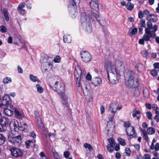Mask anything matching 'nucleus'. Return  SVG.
<instances>
[{
    "mask_svg": "<svg viewBox=\"0 0 159 159\" xmlns=\"http://www.w3.org/2000/svg\"><path fill=\"white\" fill-rule=\"evenodd\" d=\"M151 24L150 23H148L147 27L145 29V34L142 38L139 40V43L140 44L143 45L144 44V41H149L151 38H154L155 37V32L157 31V26L155 25L152 28L151 27Z\"/></svg>",
    "mask_w": 159,
    "mask_h": 159,
    "instance_id": "1",
    "label": "nucleus"
},
{
    "mask_svg": "<svg viewBox=\"0 0 159 159\" xmlns=\"http://www.w3.org/2000/svg\"><path fill=\"white\" fill-rule=\"evenodd\" d=\"M135 75L134 72L131 70H127L124 73L125 84L127 87L131 88L133 87L134 86H138L139 83L138 79L135 80L134 82Z\"/></svg>",
    "mask_w": 159,
    "mask_h": 159,
    "instance_id": "2",
    "label": "nucleus"
},
{
    "mask_svg": "<svg viewBox=\"0 0 159 159\" xmlns=\"http://www.w3.org/2000/svg\"><path fill=\"white\" fill-rule=\"evenodd\" d=\"M89 4L91 8V18L92 20L95 22L97 21L101 25H103L105 24L106 22L104 20L102 21V22H100V18L98 12L99 9L98 1L96 0H92L89 3Z\"/></svg>",
    "mask_w": 159,
    "mask_h": 159,
    "instance_id": "3",
    "label": "nucleus"
},
{
    "mask_svg": "<svg viewBox=\"0 0 159 159\" xmlns=\"http://www.w3.org/2000/svg\"><path fill=\"white\" fill-rule=\"evenodd\" d=\"M108 78L110 82L112 84H115L118 82L120 73L116 71L113 66H107Z\"/></svg>",
    "mask_w": 159,
    "mask_h": 159,
    "instance_id": "4",
    "label": "nucleus"
},
{
    "mask_svg": "<svg viewBox=\"0 0 159 159\" xmlns=\"http://www.w3.org/2000/svg\"><path fill=\"white\" fill-rule=\"evenodd\" d=\"M115 65L116 67L115 66L113 63L110 62H109L106 65V67L110 66L111 67L112 66H113L116 69V71L119 72L120 73L121 72H124L125 70V66L123 61L119 60H116L115 61Z\"/></svg>",
    "mask_w": 159,
    "mask_h": 159,
    "instance_id": "5",
    "label": "nucleus"
},
{
    "mask_svg": "<svg viewBox=\"0 0 159 159\" xmlns=\"http://www.w3.org/2000/svg\"><path fill=\"white\" fill-rule=\"evenodd\" d=\"M50 86L53 90L57 92L59 95L65 93V85L62 82L57 81L52 86L51 85Z\"/></svg>",
    "mask_w": 159,
    "mask_h": 159,
    "instance_id": "6",
    "label": "nucleus"
},
{
    "mask_svg": "<svg viewBox=\"0 0 159 159\" xmlns=\"http://www.w3.org/2000/svg\"><path fill=\"white\" fill-rule=\"evenodd\" d=\"M80 0H70L68 6V9L70 14L72 16L76 13L77 3L80 2Z\"/></svg>",
    "mask_w": 159,
    "mask_h": 159,
    "instance_id": "7",
    "label": "nucleus"
},
{
    "mask_svg": "<svg viewBox=\"0 0 159 159\" xmlns=\"http://www.w3.org/2000/svg\"><path fill=\"white\" fill-rule=\"evenodd\" d=\"M10 120L8 118L3 116L0 119V132H4L9 124Z\"/></svg>",
    "mask_w": 159,
    "mask_h": 159,
    "instance_id": "8",
    "label": "nucleus"
},
{
    "mask_svg": "<svg viewBox=\"0 0 159 159\" xmlns=\"http://www.w3.org/2000/svg\"><path fill=\"white\" fill-rule=\"evenodd\" d=\"M75 76L76 80L77 86L78 87H80L81 85L80 80L83 76V75H82V71L81 68L80 66L78 65L75 67Z\"/></svg>",
    "mask_w": 159,
    "mask_h": 159,
    "instance_id": "9",
    "label": "nucleus"
},
{
    "mask_svg": "<svg viewBox=\"0 0 159 159\" xmlns=\"http://www.w3.org/2000/svg\"><path fill=\"white\" fill-rule=\"evenodd\" d=\"M8 140L11 143L17 146H19L21 143V135L14 137L13 136H9L8 137Z\"/></svg>",
    "mask_w": 159,
    "mask_h": 159,
    "instance_id": "10",
    "label": "nucleus"
},
{
    "mask_svg": "<svg viewBox=\"0 0 159 159\" xmlns=\"http://www.w3.org/2000/svg\"><path fill=\"white\" fill-rule=\"evenodd\" d=\"M80 55L82 61L85 62L90 61L92 58L90 54L86 51H82Z\"/></svg>",
    "mask_w": 159,
    "mask_h": 159,
    "instance_id": "11",
    "label": "nucleus"
},
{
    "mask_svg": "<svg viewBox=\"0 0 159 159\" xmlns=\"http://www.w3.org/2000/svg\"><path fill=\"white\" fill-rule=\"evenodd\" d=\"M11 101L9 95L5 94L2 98V103L0 104V108L4 105V106H8L11 103Z\"/></svg>",
    "mask_w": 159,
    "mask_h": 159,
    "instance_id": "12",
    "label": "nucleus"
},
{
    "mask_svg": "<svg viewBox=\"0 0 159 159\" xmlns=\"http://www.w3.org/2000/svg\"><path fill=\"white\" fill-rule=\"evenodd\" d=\"M81 21L82 26H85L86 24L87 23H89L90 22L89 16L85 12H83L81 14Z\"/></svg>",
    "mask_w": 159,
    "mask_h": 159,
    "instance_id": "13",
    "label": "nucleus"
},
{
    "mask_svg": "<svg viewBox=\"0 0 159 159\" xmlns=\"http://www.w3.org/2000/svg\"><path fill=\"white\" fill-rule=\"evenodd\" d=\"M125 131L127 135L129 136L128 138L129 139H130L132 138H135L136 137V134L135 133L134 129L133 126L126 128Z\"/></svg>",
    "mask_w": 159,
    "mask_h": 159,
    "instance_id": "14",
    "label": "nucleus"
},
{
    "mask_svg": "<svg viewBox=\"0 0 159 159\" xmlns=\"http://www.w3.org/2000/svg\"><path fill=\"white\" fill-rule=\"evenodd\" d=\"M11 154L15 157H18L22 156L23 155L22 151L20 149L13 148L11 149Z\"/></svg>",
    "mask_w": 159,
    "mask_h": 159,
    "instance_id": "15",
    "label": "nucleus"
},
{
    "mask_svg": "<svg viewBox=\"0 0 159 159\" xmlns=\"http://www.w3.org/2000/svg\"><path fill=\"white\" fill-rule=\"evenodd\" d=\"M102 80L101 78L98 77H95L93 78L92 83L95 86L99 85L102 83Z\"/></svg>",
    "mask_w": 159,
    "mask_h": 159,
    "instance_id": "16",
    "label": "nucleus"
},
{
    "mask_svg": "<svg viewBox=\"0 0 159 159\" xmlns=\"http://www.w3.org/2000/svg\"><path fill=\"white\" fill-rule=\"evenodd\" d=\"M117 110L115 111H113V110H109L108 113H109L108 118L109 120L111 122H113L115 123V120H114V116L115 115V112Z\"/></svg>",
    "mask_w": 159,
    "mask_h": 159,
    "instance_id": "17",
    "label": "nucleus"
},
{
    "mask_svg": "<svg viewBox=\"0 0 159 159\" xmlns=\"http://www.w3.org/2000/svg\"><path fill=\"white\" fill-rule=\"evenodd\" d=\"M60 95L62 99V104L65 105L66 107H67L68 106L67 101V96L66 95L65 93Z\"/></svg>",
    "mask_w": 159,
    "mask_h": 159,
    "instance_id": "18",
    "label": "nucleus"
},
{
    "mask_svg": "<svg viewBox=\"0 0 159 159\" xmlns=\"http://www.w3.org/2000/svg\"><path fill=\"white\" fill-rule=\"evenodd\" d=\"M15 115L17 118H21L24 116V113L19 110H14Z\"/></svg>",
    "mask_w": 159,
    "mask_h": 159,
    "instance_id": "19",
    "label": "nucleus"
},
{
    "mask_svg": "<svg viewBox=\"0 0 159 159\" xmlns=\"http://www.w3.org/2000/svg\"><path fill=\"white\" fill-rule=\"evenodd\" d=\"M84 29H85L86 30L88 33H90L92 31V28L91 27V22H89V23H87L86 24V25L82 26Z\"/></svg>",
    "mask_w": 159,
    "mask_h": 159,
    "instance_id": "20",
    "label": "nucleus"
},
{
    "mask_svg": "<svg viewBox=\"0 0 159 159\" xmlns=\"http://www.w3.org/2000/svg\"><path fill=\"white\" fill-rule=\"evenodd\" d=\"M52 60V58L49 57L48 56H46L43 59V61L45 63L46 65L50 66L52 65V64L50 63L51 60Z\"/></svg>",
    "mask_w": 159,
    "mask_h": 159,
    "instance_id": "21",
    "label": "nucleus"
},
{
    "mask_svg": "<svg viewBox=\"0 0 159 159\" xmlns=\"http://www.w3.org/2000/svg\"><path fill=\"white\" fill-rule=\"evenodd\" d=\"M83 92L84 94H85V95H86V98L87 99L88 98V97H89L90 98H89L88 99V101L89 102L91 101L92 100V98L91 97V93L90 92H89V90L86 89L85 90V91H83Z\"/></svg>",
    "mask_w": 159,
    "mask_h": 159,
    "instance_id": "22",
    "label": "nucleus"
},
{
    "mask_svg": "<svg viewBox=\"0 0 159 159\" xmlns=\"http://www.w3.org/2000/svg\"><path fill=\"white\" fill-rule=\"evenodd\" d=\"M152 16H154V14H149V15L148 16H147L146 17V19L147 20H148V21L147 22V27H147V24H148V22H150L151 23V27L152 28L154 27V26H155H155H157V29H158V26L157 25H154L153 26H152V23H151V18H152Z\"/></svg>",
    "mask_w": 159,
    "mask_h": 159,
    "instance_id": "23",
    "label": "nucleus"
},
{
    "mask_svg": "<svg viewBox=\"0 0 159 159\" xmlns=\"http://www.w3.org/2000/svg\"><path fill=\"white\" fill-rule=\"evenodd\" d=\"M135 68L139 72H141L143 70V65L141 63L137 64L135 66Z\"/></svg>",
    "mask_w": 159,
    "mask_h": 159,
    "instance_id": "24",
    "label": "nucleus"
},
{
    "mask_svg": "<svg viewBox=\"0 0 159 159\" xmlns=\"http://www.w3.org/2000/svg\"><path fill=\"white\" fill-rule=\"evenodd\" d=\"M63 41L65 43H70L71 41V37L70 35H65L63 36Z\"/></svg>",
    "mask_w": 159,
    "mask_h": 159,
    "instance_id": "25",
    "label": "nucleus"
},
{
    "mask_svg": "<svg viewBox=\"0 0 159 159\" xmlns=\"http://www.w3.org/2000/svg\"><path fill=\"white\" fill-rule=\"evenodd\" d=\"M30 80L33 82H35L37 81L38 83L40 82L39 80L36 76H34L32 74L30 75Z\"/></svg>",
    "mask_w": 159,
    "mask_h": 159,
    "instance_id": "26",
    "label": "nucleus"
},
{
    "mask_svg": "<svg viewBox=\"0 0 159 159\" xmlns=\"http://www.w3.org/2000/svg\"><path fill=\"white\" fill-rule=\"evenodd\" d=\"M109 107L110 109H112L115 108L116 109H120L122 108V106L121 105L119 106H117L115 104L112 103L111 104Z\"/></svg>",
    "mask_w": 159,
    "mask_h": 159,
    "instance_id": "27",
    "label": "nucleus"
},
{
    "mask_svg": "<svg viewBox=\"0 0 159 159\" xmlns=\"http://www.w3.org/2000/svg\"><path fill=\"white\" fill-rule=\"evenodd\" d=\"M134 6V5L133 4L128 2L127 3L126 7L127 10L129 11H131L133 9Z\"/></svg>",
    "mask_w": 159,
    "mask_h": 159,
    "instance_id": "28",
    "label": "nucleus"
},
{
    "mask_svg": "<svg viewBox=\"0 0 159 159\" xmlns=\"http://www.w3.org/2000/svg\"><path fill=\"white\" fill-rule=\"evenodd\" d=\"M12 110H3V113L7 116H11L14 113Z\"/></svg>",
    "mask_w": 159,
    "mask_h": 159,
    "instance_id": "29",
    "label": "nucleus"
},
{
    "mask_svg": "<svg viewBox=\"0 0 159 159\" xmlns=\"http://www.w3.org/2000/svg\"><path fill=\"white\" fill-rule=\"evenodd\" d=\"M27 129L28 126L27 124L25 123H23L20 127V130L25 131V130H27Z\"/></svg>",
    "mask_w": 159,
    "mask_h": 159,
    "instance_id": "30",
    "label": "nucleus"
},
{
    "mask_svg": "<svg viewBox=\"0 0 159 159\" xmlns=\"http://www.w3.org/2000/svg\"><path fill=\"white\" fill-rule=\"evenodd\" d=\"M143 93L144 96L145 98H148L149 96V92L147 89L144 88L143 89Z\"/></svg>",
    "mask_w": 159,
    "mask_h": 159,
    "instance_id": "31",
    "label": "nucleus"
},
{
    "mask_svg": "<svg viewBox=\"0 0 159 159\" xmlns=\"http://www.w3.org/2000/svg\"><path fill=\"white\" fill-rule=\"evenodd\" d=\"M3 13L5 20L7 21H8L9 20V18L7 11L6 9L4 8L3 9Z\"/></svg>",
    "mask_w": 159,
    "mask_h": 159,
    "instance_id": "32",
    "label": "nucleus"
},
{
    "mask_svg": "<svg viewBox=\"0 0 159 159\" xmlns=\"http://www.w3.org/2000/svg\"><path fill=\"white\" fill-rule=\"evenodd\" d=\"M147 133L149 134H152L155 133V129L153 128L149 127L147 130Z\"/></svg>",
    "mask_w": 159,
    "mask_h": 159,
    "instance_id": "33",
    "label": "nucleus"
},
{
    "mask_svg": "<svg viewBox=\"0 0 159 159\" xmlns=\"http://www.w3.org/2000/svg\"><path fill=\"white\" fill-rule=\"evenodd\" d=\"M34 113L35 115V117L38 121V122L39 121L41 123H42L41 118L39 117V114L37 110H35L34 111Z\"/></svg>",
    "mask_w": 159,
    "mask_h": 159,
    "instance_id": "34",
    "label": "nucleus"
},
{
    "mask_svg": "<svg viewBox=\"0 0 159 159\" xmlns=\"http://www.w3.org/2000/svg\"><path fill=\"white\" fill-rule=\"evenodd\" d=\"M84 147L85 148H88L90 151H91L93 150L92 146L88 143H85L84 144Z\"/></svg>",
    "mask_w": 159,
    "mask_h": 159,
    "instance_id": "35",
    "label": "nucleus"
},
{
    "mask_svg": "<svg viewBox=\"0 0 159 159\" xmlns=\"http://www.w3.org/2000/svg\"><path fill=\"white\" fill-rule=\"evenodd\" d=\"M138 30L137 29L135 28L133 29L131 32H129L128 34L130 36H132L133 35H135L137 33Z\"/></svg>",
    "mask_w": 159,
    "mask_h": 159,
    "instance_id": "36",
    "label": "nucleus"
},
{
    "mask_svg": "<svg viewBox=\"0 0 159 159\" xmlns=\"http://www.w3.org/2000/svg\"><path fill=\"white\" fill-rule=\"evenodd\" d=\"M36 87L37 88L38 92L39 93H41L43 91V88L41 87L39 84H37L36 85Z\"/></svg>",
    "mask_w": 159,
    "mask_h": 159,
    "instance_id": "37",
    "label": "nucleus"
},
{
    "mask_svg": "<svg viewBox=\"0 0 159 159\" xmlns=\"http://www.w3.org/2000/svg\"><path fill=\"white\" fill-rule=\"evenodd\" d=\"M35 142V140L34 139L32 140H28L25 142V144L26 147L28 148H29L30 143L31 142L32 143H34Z\"/></svg>",
    "mask_w": 159,
    "mask_h": 159,
    "instance_id": "38",
    "label": "nucleus"
},
{
    "mask_svg": "<svg viewBox=\"0 0 159 159\" xmlns=\"http://www.w3.org/2000/svg\"><path fill=\"white\" fill-rule=\"evenodd\" d=\"M6 139L4 136L2 134H0V145L3 144L5 141Z\"/></svg>",
    "mask_w": 159,
    "mask_h": 159,
    "instance_id": "39",
    "label": "nucleus"
},
{
    "mask_svg": "<svg viewBox=\"0 0 159 159\" xmlns=\"http://www.w3.org/2000/svg\"><path fill=\"white\" fill-rule=\"evenodd\" d=\"M108 142L110 143L109 144L111 147H114L115 145V141L113 138H110L108 139Z\"/></svg>",
    "mask_w": 159,
    "mask_h": 159,
    "instance_id": "40",
    "label": "nucleus"
},
{
    "mask_svg": "<svg viewBox=\"0 0 159 159\" xmlns=\"http://www.w3.org/2000/svg\"><path fill=\"white\" fill-rule=\"evenodd\" d=\"M139 26L145 28H146V27L145 20L144 19H142L140 21Z\"/></svg>",
    "mask_w": 159,
    "mask_h": 159,
    "instance_id": "41",
    "label": "nucleus"
},
{
    "mask_svg": "<svg viewBox=\"0 0 159 159\" xmlns=\"http://www.w3.org/2000/svg\"><path fill=\"white\" fill-rule=\"evenodd\" d=\"M11 79L10 78L7 77H5L3 79V82L4 83L6 84H7L9 83H10L11 82Z\"/></svg>",
    "mask_w": 159,
    "mask_h": 159,
    "instance_id": "42",
    "label": "nucleus"
},
{
    "mask_svg": "<svg viewBox=\"0 0 159 159\" xmlns=\"http://www.w3.org/2000/svg\"><path fill=\"white\" fill-rule=\"evenodd\" d=\"M136 88L135 89L134 91V94L136 96H139L140 93V91L139 89L137 88L138 86L135 87V86H134Z\"/></svg>",
    "mask_w": 159,
    "mask_h": 159,
    "instance_id": "43",
    "label": "nucleus"
},
{
    "mask_svg": "<svg viewBox=\"0 0 159 159\" xmlns=\"http://www.w3.org/2000/svg\"><path fill=\"white\" fill-rule=\"evenodd\" d=\"M118 140L120 144L122 146H125L126 144V143L125 140L120 138H118Z\"/></svg>",
    "mask_w": 159,
    "mask_h": 159,
    "instance_id": "44",
    "label": "nucleus"
},
{
    "mask_svg": "<svg viewBox=\"0 0 159 159\" xmlns=\"http://www.w3.org/2000/svg\"><path fill=\"white\" fill-rule=\"evenodd\" d=\"M142 54L143 56L147 58L149 55V53L147 50H145L142 52Z\"/></svg>",
    "mask_w": 159,
    "mask_h": 159,
    "instance_id": "45",
    "label": "nucleus"
},
{
    "mask_svg": "<svg viewBox=\"0 0 159 159\" xmlns=\"http://www.w3.org/2000/svg\"><path fill=\"white\" fill-rule=\"evenodd\" d=\"M14 129L15 131H17L19 130H20V127L19 126L16 124H14L13 125Z\"/></svg>",
    "mask_w": 159,
    "mask_h": 159,
    "instance_id": "46",
    "label": "nucleus"
},
{
    "mask_svg": "<svg viewBox=\"0 0 159 159\" xmlns=\"http://www.w3.org/2000/svg\"><path fill=\"white\" fill-rule=\"evenodd\" d=\"M140 113V112L139 111H134L132 113V116L133 117H134L137 116V115L139 114Z\"/></svg>",
    "mask_w": 159,
    "mask_h": 159,
    "instance_id": "47",
    "label": "nucleus"
},
{
    "mask_svg": "<svg viewBox=\"0 0 159 159\" xmlns=\"http://www.w3.org/2000/svg\"><path fill=\"white\" fill-rule=\"evenodd\" d=\"M7 29L6 27L3 25L0 26V31L2 33L5 32L7 31Z\"/></svg>",
    "mask_w": 159,
    "mask_h": 159,
    "instance_id": "48",
    "label": "nucleus"
},
{
    "mask_svg": "<svg viewBox=\"0 0 159 159\" xmlns=\"http://www.w3.org/2000/svg\"><path fill=\"white\" fill-rule=\"evenodd\" d=\"M125 152L128 156H129L131 153V151L129 148H126L125 149Z\"/></svg>",
    "mask_w": 159,
    "mask_h": 159,
    "instance_id": "49",
    "label": "nucleus"
},
{
    "mask_svg": "<svg viewBox=\"0 0 159 159\" xmlns=\"http://www.w3.org/2000/svg\"><path fill=\"white\" fill-rule=\"evenodd\" d=\"M9 106H10V108L11 109H17L16 108H14L12 104H10L9 105H8V106H4L5 107L4 108V109H9L8 107Z\"/></svg>",
    "mask_w": 159,
    "mask_h": 159,
    "instance_id": "50",
    "label": "nucleus"
},
{
    "mask_svg": "<svg viewBox=\"0 0 159 159\" xmlns=\"http://www.w3.org/2000/svg\"><path fill=\"white\" fill-rule=\"evenodd\" d=\"M151 73L153 76H156L157 75V72L155 69H154L151 71Z\"/></svg>",
    "mask_w": 159,
    "mask_h": 159,
    "instance_id": "51",
    "label": "nucleus"
},
{
    "mask_svg": "<svg viewBox=\"0 0 159 159\" xmlns=\"http://www.w3.org/2000/svg\"><path fill=\"white\" fill-rule=\"evenodd\" d=\"M143 13L142 11L140 10L138 12V17L140 19H142L143 17Z\"/></svg>",
    "mask_w": 159,
    "mask_h": 159,
    "instance_id": "52",
    "label": "nucleus"
},
{
    "mask_svg": "<svg viewBox=\"0 0 159 159\" xmlns=\"http://www.w3.org/2000/svg\"><path fill=\"white\" fill-rule=\"evenodd\" d=\"M61 58L59 56H57L54 59L53 61L55 62H59L60 61Z\"/></svg>",
    "mask_w": 159,
    "mask_h": 159,
    "instance_id": "53",
    "label": "nucleus"
},
{
    "mask_svg": "<svg viewBox=\"0 0 159 159\" xmlns=\"http://www.w3.org/2000/svg\"><path fill=\"white\" fill-rule=\"evenodd\" d=\"M146 115L148 118L149 119H152V115L151 112H147L146 113Z\"/></svg>",
    "mask_w": 159,
    "mask_h": 159,
    "instance_id": "54",
    "label": "nucleus"
},
{
    "mask_svg": "<svg viewBox=\"0 0 159 159\" xmlns=\"http://www.w3.org/2000/svg\"><path fill=\"white\" fill-rule=\"evenodd\" d=\"M152 16L154 17V18L152 17L151 20H152L153 22H156L158 20L157 15L154 14V16Z\"/></svg>",
    "mask_w": 159,
    "mask_h": 159,
    "instance_id": "55",
    "label": "nucleus"
},
{
    "mask_svg": "<svg viewBox=\"0 0 159 159\" xmlns=\"http://www.w3.org/2000/svg\"><path fill=\"white\" fill-rule=\"evenodd\" d=\"M107 147L108 151L111 152H113V150L111 148L112 147L111 146L110 144H108L107 146Z\"/></svg>",
    "mask_w": 159,
    "mask_h": 159,
    "instance_id": "56",
    "label": "nucleus"
},
{
    "mask_svg": "<svg viewBox=\"0 0 159 159\" xmlns=\"http://www.w3.org/2000/svg\"><path fill=\"white\" fill-rule=\"evenodd\" d=\"M124 126L126 128L132 126L130 125V124L129 122H125L124 123Z\"/></svg>",
    "mask_w": 159,
    "mask_h": 159,
    "instance_id": "57",
    "label": "nucleus"
},
{
    "mask_svg": "<svg viewBox=\"0 0 159 159\" xmlns=\"http://www.w3.org/2000/svg\"><path fill=\"white\" fill-rule=\"evenodd\" d=\"M70 152L68 151H66L64 153V157L66 158H68Z\"/></svg>",
    "mask_w": 159,
    "mask_h": 159,
    "instance_id": "58",
    "label": "nucleus"
},
{
    "mask_svg": "<svg viewBox=\"0 0 159 159\" xmlns=\"http://www.w3.org/2000/svg\"><path fill=\"white\" fill-rule=\"evenodd\" d=\"M143 137L145 140H146L147 141H149V138L147 134L145 133H143Z\"/></svg>",
    "mask_w": 159,
    "mask_h": 159,
    "instance_id": "59",
    "label": "nucleus"
},
{
    "mask_svg": "<svg viewBox=\"0 0 159 159\" xmlns=\"http://www.w3.org/2000/svg\"><path fill=\"white\" fill-rule=\"evenodd\" d=\"M18 11L21 14L24 15L25 13V10L23 9H18Z\"/></svg>",
    "mask_w": 159,
    "mask_h": 159,
    "instance_id": "60",
    "label": "nucleus"
},
{
    "mask_svg": "<svg viewBox=\"0 0 159 159\" xmlns=\"http://www.w3.org/2000/svg\"><path fill=\"white\" fill-rule=\"evenodd\" d=\"M25 4L24 2L20 4L18 6V9H22L25 7Z\"/></svg>",
    "mask_w": 159,
    "mask_h": 159,
    "instance_id": "61",
    "label": "nucleus"
},
{
    "mask_svg": "<svg viewBox=\"0 0 159 159\" xmlns=\"http://www.w3.org/2000/svg\"><path fill=\"white\" fill-rule=\"evenodd\" d=\"M30 137H32L35 138L36 137V135L35 133L33 131H31L30 134Z\"/></svg>",
    "mask_w": 159,
    "mask_h": 159,
    "instance_id": "62",
    "label": "nucleus"
},
{
    "mask_svg": "<svg viewBox=\"0 0 159 159\" xmlns=\"http://www.w3.org/2000/svg\"><path fill=\"white\" fill-rule=\"evenodd\" d=\"M145 106L146 108L149 109H150L152 108V105L149 103H147L145 104Z\"/></svg>",
    "mask_w": 159,
    "mask_h": 159,
    "instance_id": "63",
    "label": "nucleus"
},
{
    "mask_svg": "<svg viewBox=\"0 0 159 159\" xmlns=\"http://www.w3.org/2000/svg\"><path fill=\"white\" fill-rule=\"evenodd\" d=\"M143 159H151L150 155L148 154H145Z\"/></svg>",
    "mask_w": 159,
    "mask_h": 159,
    "instance_id": "64",
    "label": "nucleus"
}]
</instances>
